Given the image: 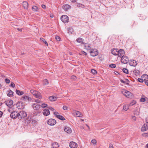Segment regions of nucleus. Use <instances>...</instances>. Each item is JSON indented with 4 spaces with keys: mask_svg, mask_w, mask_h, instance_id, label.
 I'll list each match as a JSON object with an SVG mask.
<instances>
[{
    "mask_svg": "<svg viewBox=\"0 0 148 148\" xmlns=\"http://www.w3.org/2000/svg\"><path fill=\"white\" fill-rule=\"evenodd\" d=\"M91 73L94 74L97 73L96 71L94 69H91Z\"/></svg>",
    "mask_w": 148,
    "mask_h": 148,
    "instance_id": "obj_41",
    "label": "nucleus"
},
{
    "mask_svg": "<svg viewBox=\"0 0 148 148\" xmlns=\"http://www.w3.org/2000/svg\"><path fill=\"white\" fill-rule=\"evenodd\" d=\"M91 142V143H93L94 145H95L97 143V141L96 140L94 139L92 140Z\"/></svg>",
    "mask_w": 148,
    "mask_h": 148,
    "instance_id": "obj_40",
    "label": "nucleus"
},
{
    "mask_svg": "<svg viewBox=\"0 0 148 148\" xmlns=\"http://www.w3.org/2000/svg\"><path fill=\"white\" fill-rule=\"evenodd\" d=\"M37 91L35 90H30V92H31V93H32L34 95H35L36 92H37Z\"/></svg>",
    "mask_w": 148,
    "mask_h": 148,
    "instance_id": "obj_36",
    "label": "nucleus"
},
{
    "mask_svg": "<svg viewBox=\"0 0 148 148\" xmlns=\"http://www.w3.org/2000/svg\"><path fill=\"white\" fill-rule=\"evenodd\" d=\"M91 56L95 57L97 56L98 54V51L95 49H92L90 51Z\"/></svg>",
    "mask_w": 148,
    "mask_h": 148,
    "instance_id": "obj_5",
    "label": "nucleus"
},
{
    "mask_svg": "<svg viewBox=\"0 0 148 148\" xmlns=\"http://www.w3.org/2000/svg\"><path fill=\"white\" fill-rule=\"evenodd\" d=\"M47 105L46 103H42L41 104V106L42 108H45L47 107Z\"/></svg>",
    "mask_w": 148,
    "mask_h": 148,
    "instance_id": "obj_44",
    "label": "nucleus"
},
{
    "mask_svg": "<svg viewBox=\"0 0 148 148\" xmlns=\"http://www.w3.org/2000/svg\"><path fill=\"white\" fill-rule=\"evenodd\" d=\"M77 7H78L79 8H84L85 6L83 5L82 4H81L80 3H77Z\"/></svg>",
    "mask_w": 148,
    "mask_h": 148,
    "instance_id": "obj_34",
    "label": "nucleus"
},
{
    "mask_svg": "<svg viewBox=\"0 0 148 148\" xmlns=\"http://www.w3.org/2000/svg\"><path fill=\"white\" fill-rule=\"evenodd\" d=\"M71 1L72 3H75L76 2L77 0H70Z\"/></svg>",
    "mask_w": 148,
    "mask_h": 148,
    "instance_id": "obj_61",
    "label": "nucleus"
},
{
    "mask_svg": "<svg viewBox=\"0 0 148 148\" xmlns=\"http://www.w3.org/2000/svg\"><path fill=\"white\" fill-rule=\"evenodd\" d=\"M42 113L44 116H47L50 114V111L48 109H45L43 110Z\"/></svg>",
    "mask_w": 148,
    "mask_h": 148,
    "instance_id": "obj_13",
    "label": "nucleus"
},
{
    "mask_svg": "<svg viewBox=\"0 0 148 148\" xmlns=\"http://www.w3.org/2000/svg\"><path fill=\"white\" fill-rule=\"evenodd\" d=\"M32 9H38V8L37 6H34L32 7Z\"/></svg>",
    "mask_w": 148,
    "mask_h": 148,
    "instance_id": "obj_53",
    "label": "nucleus"
},
{
    "mask_svg": "<svg viewBox=\"0 0 148 148\" xmlns=\"http://www.w3.org/2000/svg\"><path fill=\"white\" fill-rule=\"evenodd\" d=\"M63 8L64 9H69L71 8V7L69 5L66 4L63 6Z\"/></svg>",
    "mask_w": 148,
    "mask_h": 148,
    "instance_id": "obj_29",
    "label": "nucleus"
},
{
    "mask_svg": "<svg viewBox=\"0 0 148 148\" xmlns=\"http://www.w3.org/2000/svg\"><path fill=\"white\" fill-rule=\"evenodd\" d=\"M16 106L18 109H23L24 108L23 103L22 102H18L16 104Z\"/></svg>",
    "mask_w": 148,
    "mask_h": 148,
    "instance_id": "obj_7",
    "label": "nucleus"
},
{
    "mask_svg": "<svg viewBox=\"0 0 148 148\" xmlns=\"http://www.w3.org/2000/svg\"><path fill=\"white\" fill-rule=\"evenodd\" d=\"M121 61L122 63L124 64H126L129 61L128 58L126 56H124L121 58Z\"/></svg>",
    "mask_w": 148,
    "mask_h": 148,
    "instance_id": "obj_8",
    "label": "nucleus"
},
{
    "mask_svg": "<svg viewBox=\"0 0 148 148\" xmlns=\"http://www.w3.org/2000/svg\"><path fill=\"white\" fill-rule=\"evenodd\" d=\"M49 109L51 111H54V109L52 107L49 108Z\"/></svg>",
    "mask_w": 148,
    "mask_h": 148,
    "instance_id": "obj_56",
    "label": "nucleus"
},
{
    "mask_svg": "<svg viewBox=\"0 0 148 148\" xmlns=\"http://www.w3.org/2000/svg\"><path fill=\"white\" fill-rule=\"evenodd\" d=\"M83 39L81 38H77L76 40L77 41L81 44H84V42L83 41Z\"/></svg>",
    "mask_w": 148,
    "mask_h": 148,
    "instance_id": "obj_26",
    "label": "nucleus"
},
{
    "mask_svg": "<svg viewBox=\"0 0 148 148\" xmlns=\"http://www.w3.org/2000/svg\"><path fill=\"white\" fill-rule=\"evenodd\" d=\"M68 108V107L66 106H63V109L64 110H66Z\"/></svg>",
    "mask_w": 148,
    "mask_h": 148,
    "instance_id": "obj_51",
    "label": "nucleus"
},
{
    "mask_svg": "<svg viewBox=\"0 0 148 148\" xmlns=\"http://www.w3.org/2000/svg\"><path fill=\"white\" fill-rule=\"evenodd\" d=\"M84 47L85 48L88 50H91V47L90 44L86 43L84 45Z\"/></svg>",
    "mask_w": 148,
    "mask_h": 148,
    "instance_id": "obj_18",
    "label": "nucleus"
},
{
    "mask_svg": "<svg viewBox=\"0 0 148 148\" xmlns=\"http://www.w3.org/2000/svg\"><path fill=\"white\" fill-rule=\"evenodd\" d=\"M56 120L53 119H50L48 120L47 121V124L50 126H53L54 125L56 124Z\"/></svg>",
    "mask_w": 148,
    "mask_h": 148,
    "instance_id": "obj_4",
    "label": "nucleus"
},
{
    "mask_svg": "<svg viewBox=\"0 0 148 148\" xmlns=\"http://www.w3.org/2000/svg\"><path fill=\"white\" fill-rule=\"evenodd\" d=\"M122 71L124 73H125L126 74H128V70L127 69L125 68H123L122 69Z\"/></svg>",
    "mask_w": 148,
    "mask_h": 148,
    "instance_id": "obj_35",
    "label": "nucleus"
},
{
    "mask_svg": "<svg viewBox=\"0 0 148 148\" xmlns=\"http://www.w3.org/2000/svg\"><path fill=\"white\" fill-rule=\"evenodd\" d=\"M16 92L19 95H21L24 94V92L22 91L17 89L16 90Z\"/></svg>",
    "mask_w": 148,
    "mask_h": 148,
    "instance_id": "obj_24",
    "label": "nucleus"
},
{
    "mask_svg": "<svg viewBox=\"0 0 148 148\" xmlns=\"http://www.w3.org/2000/svg\"><path fill=\"white\" fill-rule=\"evenodd\" d=\"M133 72L135 73L136 75H138L140 73V71H139L136 69L133 71Z\"/></svg>",
    "mask_w": 148,
    "mask_h": 148,
    "instance_id": "obj_32",
    "label": "nucleus"
},
{
    "mask_svg": "<svg viewBox=\"0 0 148 148\" xmlns=\"http://www.w3.org/2000/svg\"><path fill=\"white\" fill-rule=\"evenodd\" d=\"M64 131L68 133H70L71 132V129L67 127H65L64 128Z\"/></svg>",
    "mask_w": 148,
    "mask_h": 148,
    "instance_id": "obj_21",
    "label": "nucleus"
},
{
    "mask_svg": "<svg viewBox=\"0 0 148 148\" xmlns=\"http://www.w3.org/2000/svg\"><path fill=\"white\" fill-rule=\"evenodd\" d=\"M142 78L143 79L144 81L145 82L148 81V75L147 74L143 75L142 76Z\"/></svg>",
    "mask_w": 148,
    "mask_h": 148,
    "instance_id": "obj_19",
    "label": "nucleus"
},
{
    "mask_svg": "<svg viewBox=\"0 0 148 148\" xmlns=\"http://www.w3.org/2000/svg\"><path fill=\"white\" fill-rule=\"evenodd\" d=\"M146 122L147 123H148V118H147L146 119Z\"/></svg>",
    "mask_w": 148,
    "mask_h": 148,
    "instance_id": "obj_63",
    "label": "nucleus"
},
{
    "mask_svg": "<svg viewBox=\"0 0 148 148\" xmlns=\"http://www.w3.org/2000/svg\"><path fill=\"white\" fill-rule=\"evenodd\" d=\"M109 66L111 68H114L116 67V65L115 64H112L110 65Z\"/></svg>",
    "mask_w": 148,
    "mask_h": 148,
    "instance_id": "obj_39",
    "label": "nucleus"
},
{
    "mask_svg": "<svg viewBox=\"0 0 148 148\" xmlns=\"http://www.w3.org/2000/svg\"><path fill=\"white\" fill-rule=\"evenodd\" d=\"M56 39L57 41H60V38L59 36H57L56 37Z\"/></svg>",
    "mask_w": 148,
    "mask_h": 148,
    "instance_id": "obj_48",
    "label": "nucleus"
},
{
    "mask_svg": "<svg viewBox=\"0 0 148 148\" xmlns=\"http://www.w3.org/2000/svg\"><path fill=\"white\" fill-rule=\"evenodd\" d=\"M137 64V62L134 60H131L129 62V65L131 66H135Z\"/></svg>",
    "mask_w": 148,
    "mask_h": 148,
    "instance_id": "obj_15",
    "label": "nucleus"
},
{
    "mask_svg": "<svg viewBox=\"0 0 148 148\" xmlns=\"http://www.w3.org/2000/svg\"><path fill=\"white\" fill-rule=\"evenodd\" d=\"M75 113L76 116L77 117H81L82 116L81 113L79 111H75Z\"/></svg>",
    "mask_w": 148,
    "mask_h": 148,
    "instance_id": "obj_27",
    "label": "nucleus"
},
{
    "mask_svg": "<svg viewBox=\"0 0 148 148\" xmlns=\"http://www.w3.org/2000/svg\"><path fill=\"white\" fill-rule=\"evenodd\" d=\"M59 145L57 143L55 142L52 144L51 148H59Z\"/></svg>",
    "mask_w": 148,
    "mask_h": 148,
    "instance_id": "obj_22",
    "label": "nucleus"
},
{
    "mask_svg": "<svg viewBox=\"0 0 148 148\" xmlns=\"http://www.w3.org/2000/svg\"><path fill=\"white\" fill-rule=\"evenodd\" d=\"M10 86H11L13 88H14L15 86V84H14V83L13 82H11V83L10 85Z\"/></svg>",
    "mask_w": 148,
    "mask_h": 148,
    "instance_id": "obj_45",
    "label": "nucleus"
},
{
    "mask_svg": "<svg viewBox=\"0 0 148 148\" xmlns=\"http://www.w3.org/2000/svg\"><path fill=\"white\" fill-rule=\"evenodd\" d=\"M59 119L64 121L65 120V118L62 116L59 115L57 117Z\"/></svg>",
    "mask_w": 148,
    "mask_h": 148,
    "instance_id": "obj_31",
    "label": "nucleus"
},
{
    "mask_svg": "<svg viewBox=\"0 0 148 148\" xmlns=\"http://www.w3.org/2000/svg\"><path fill=\"white\" fill-rule=\"evenodd\" d=\"M17 29L19 31H20V32H21L22 31V29L21 28V29H20V28H17Z\"/></svg>",
    "mask_w": 148,
    "mask_h": 148,
    "instance_id": "obj_55",
    "label": "nucleus"
},
{
    "mask_svg": "<svg viewBox=\"0 0 148 148\" xmlns=\"http://www.w3.org/2000/svg\"><path fill=\"white\" fill-rule=\"evenodd\" d=\"M143 135L146 137L147 136H148V133H144V134H143Z\"/></svg>",
    "mask_w": 148,
    "mask_h": 148,
    "instance_id": "obj_58",
    "label": "nucleus"
},
{
    "mask_svg": "<svg viewBox=\"0 0 148 148\" xmlns=\"http://www.w3.org/2000/svg\"><path fill=\"white\" fill-rule=\"evenodd\" d=\"M36 102L37 103H39L40 101L39 100H37L36 101Z\"/></svg>",
    "mask_w": 148,
    "mask_h": 148,
    "instance_id": "obj_64",
    "label": "nucleus"
},
{
    "mask_svg": "<svg viewBox=\"0 0 148 148\" xmlns=\"http://www.w3.org/2000/svg\"><path fill=\"white\" fill-rule=\"evenodd\" d=\"M122 93L124 95L128 98H130L132 97V93L128 91L125 90L122 92Z\"/></svg>",
    "mask_w": 148,
    "mask_h": 148,
    "instance_id": "obj_3",
    "label": "nucleus"
},
{
    "mask_svg": "<svg viewBox=\"0 0 148 148\" xmlns=\"http://www.w3.org/2000/svg\"><path fill=\"white\" fill-rule=\"evenodd\" d=\"M148 129V124H144L142 126L141 130L142 131L144 132L146 131Z\"/></svg>",
    "mask_w": 148,
    "mask_h": 148,
    "instance_id": "obj_14",
    "label": "nucleus"
},
{
    "mask_svg": "<svg viewBox=\"0 0 148 148\" xmlns=\"http://www.w3.org/2000/svg\"><path fill=\"white\" fill-rule=\"evenodd\" d=\"M120 81L122 83H124V84H127V85H128L129 84V83H126L125 81H123L122 79H121L120 80Z\"/></svg>",
    "mask_w": 148,
    "mask_h": 148,
    "instance_id": "obj_50",
    "label": "nucleus"
},
{
    "mask_svg": "<svg viewBox=\"0 0 148 148\" xmlns=\"http://www.w3.org/2000/svg\"><path fill=\"white\" fill-rule=\"evenodd\" d=\"M118 51V49H113L111 50V53L114 55L116 56L117 55V53Z\"/></svg>",
    "mask_w": 148,
    "mask_h": 148,
    "instance_id": "obj_17",
    "label": "nucleus"
},
{
    "mask_svg": "<svg viewBox=\"0 0 148 148\" xmlns=\"http://www.w3.org/2000/svg\"><path fill=\"white\" fill-rule=\"evenodd\" d=\"M41 7L43 9H45L46 8V6L44 5H42Z\"/></svg>",
    "mask_w": 148,
    "mask_h": 148,
    "instance_id": "obj_59",
    "label": "nucleus"
},
{
    "mask_svg": "<svg viewBox=\"0 0 148 148\" xmlns=\"http://www.w3.org/2000/svg\"><path fill=\"white\" fill-rule=\"evenodd\" d=\"M13 101L10 99L7 100H6L4 103L8 107L11 108L14 105H13Z\"/></svg>",
    "mask_w": 148,
    "mask_h": 148,
    "instance_id": "obj_2",
    "label": "nucleus"
},
{
    "mask_svg": "<svg viewBox=\"0 0 148 148\" xmlns=\"http://www.w3.org/2000/svg\"><path fill=\"white\" fill-rule=\"evenodd\" d=\"M5 81L7 83L9 84L10 82V79H8L6 78L5 79Z\"/></svg>",
    "mask_w": 148,
    "mask_h": 148,
    "instance_id": "obj_49",
    "label": "nucleus"
},
{
    "mask_svg": "<svg viewBox=\"0 0 148 148\" xmlns=\"http://www.w3.org/2000/svg\"><path fill=\"white\" fill-rule=\"evenodd\" d=\"M8 93L7 94V95L9 97H12L13 96L14 92L11 90H9L8 91Z\"/></svg>",
    "mask_w": 148,
    "mask_h": 148,
    "instance_id": "obj_23",
    "label": "nucleus"
},
{
    "mask_svg": "<svg viewBox=\"0 0 148 148\" xmlns=\"http://www.w3.org/2000/svg\"><path fill=\"white\" fill-rule=\"evenodd\" d=\"M109 148H114L112 144H109Z\"/></svg>",
    "mask_w": 148,
    "mask_h": 148,
    "instance_id": "obj_52",
    "label": "nucleus"
},
{
    "mask_svg": "<svg viewBox=\"0 0 148 148\" xmlns=\"http://www.w3.org/2000/svg\"><path fill=\"white\" fill-rule=\"evenodd\" d=\"M140 101L141 102H144L145 101V99L144 98L142 97L140 99Z\"/></svg>",
    "mask_w": 148,
    "mask_h": 148,
    "instance_id": "obj_42",
    "label": "nucleus"
},
{
    "mask_svg": "<svg viewBox=\"0 0 148 148\" xmlns=\"http://www.w3.org/2000/svg\"><path fill=\"white\" fill-rule=\"evenodd\" d=\"M136 103V101L135 100H133L130 104V106H132L135 104Z\"/></svg>",
    "mask_w": 148,
    "mask_h": 148,
    "instance_id": "obj_38",
    "label": "nucleus"
},
{
    "mask_svg": "<svg viewBox=\"0 0 148 148\" xmlns=\"http://www.w3.org/2000/svg\"><path fill=\"white\" fill-rule=\"evenodd\" d=\"M49 99L51 101H55L56 99V97L54 96H51L49 97Z\"/></svg>",
    "mask_w": 148,
    "mask_h": 148,
    "instance_id": "obj_25",
    "label": "nucleus"
},
{
    "mask_svg": "<svg viewBox=\"0 0 148 148\" xmlns=\"http://www.w3.org/2000/svg\"><path fill=\"white\" fill-rule=\"evenodd\" d=\"M82 53L83 54H84V55L86 56L87 54V53L83 51L82 52Z\"/></svg>",
    "mask_w": 148,
    "mask_h": 148,
    "instance_id": "obj_57",
    "label": "nucleus"
},
{
    "mask_svg": "<svg viewBox=\"0 0 148 148\" xmlns=\"http://www.w3.org/2000/svg\"><path fill=\"white\" fill-rule=\"evenodd\" d=\"M21 99L23 100H27L28 101H31L32 99L31 97H29L28 96H23L21 98Z\"/></svg>",
    "mask_w": 148,
    "mask_h": 148,
    "instance_id": "obj_12",
    "label": "nucleus"
},
{
    "mask_svg": "<svg viewBox=\"0 0 148 148\" xmlns=\"http://www.w3.org/2000/svg\"><path fill=\"white\" fill-rule=\"evenodd\" d=\"M138 81L142 83L143 82L144 80L143 79L138 78Z\"/></svg>",
    "mask_w": 148,
    "mask_h": 148,
    "instance_id": "obj_47",
    "label": "nucleus"
},
{
    "mask_svg": "<svg viewBox=\"0 0 148 148\" xmlns=\"http://www.w3.org/2000/svg\"><path fill=\"white\" fill-rule=\"evenodd\" d=\"M132 118L133 119L134 121H136V117L135 116H133L132 117Z\"/></svg>",
    "mask_w": 148,
    "mask_h": 148,
    "instance_id": "obj_54",
    "label": "nucleus"
},
{
    "mask_svg": "<svg viewBox=\"0 0 148 148\" xmlns=\"http://www.w3.org/2000/svg\"><path fill=\"white\" fill-rule=\"evenodd\" d=\"M18 113V118L20 120L22 119L23 118H25L27 116L26 113L23 111H21Z\"/></svg>",
    "mask_w": 148,
    "mask_h": 148,
    "instance_id": "obj_1",
    "label": "nucleus"
},
{
    "mask_svg": "<svg viewBox=\"0 0 148 148\" xmlns=\"http://www.w3.org/2000/svg\"><path fill=\"white\" fill-rule=\"evenodd\" d=\"M53 114L57 117L59 115V113L57 112H53Z\"/></svg>",
    "mask_w": 148,
    "mask_h": 148,
    "instance_id": "obj_43",
    "label": "nucleus"
},
{
    "mask_svg": "<svg viewBox=\"0 0 148 148\" xmlns=\"http://www.w3.org/2000/svg\"><path fill=\"white\" fill-rule=\"evenodd\" d=\"M10 116L11 118L13 119L18 118V112H17L14 111L10 114Z\"/></svg>",
    "mask_w": 148,
    "mask_h": 148,
    "instance_id": "obj_10",
    "label": "nucleus"
},
{
    "mask_svg": "<svg viewBox=\"0 0 148 148\" xmlns=\"http://www.w3.org/2000/svg\"><path fill=\"white\" fill-rule=\"evenodd\" d=\"M50 17L51 18H53V15L52 14H50Z\"/></svg>",
    "mask_w": 148,
    "mask_h": 148,
    "instance_id": "obj_62",
    "label": "nucleus"
},
{
    "mask_svg": "<svg viewBox=\"0 0 148 148\" xmlns=\"http://www.w3.org/2000/svg\"><path fill=\"white\" fill-rule=\"evenodd\" d=\"M40 40L41 41L43 42L47 45V46H48V45L47 42L44 38H40Z\"/></svg>",
    "mask_w": 148,
    "mask_h": 148,
    "instance_id": "obj_30",
    "label": "nucleus"
},
{
    "mask_svg": "<svg viewBox=\"0 0 148 148\" xmlns=\"http://www.w3.org/2000/svg\"><path fill=\"white\" fill-rule=\"evenodd\" d=\"M129 108V107L128 106L126 105H124L123 107V110L125 111H127Z\"/></svg>",
    "mask_w": 148,
    "mask_h": 148,
    "instance_id": "obj_37",
    "label": "nucleus"
},
{
    "mask_svg": "<svg viewBox=\"0 0 148 148\" xmlns=\"http://www.w3.org/2000/svg\"><path fill=\"white\" fill-rule=\"evenodd\" d=\"M3 114V113L2 112L0 111V117L2 116Z\"/></svg>",
    "mask_w": 148,
    "mask_h": 148,
    "instance_id": "obj_60",
    "label": "nucleus"
},
{
    "mask_svg": "<svg viewBox=\"0 0 148 148\" xmlns=\"http://www.w3.org/2000/svg\"><path fill=\"white\" fill-rule=\"evenodd\" d=\"M34 95L37 98H39V99H40L41 98L40 93L38 91H37V92H36V94Z\"/></svg>",
    "mask_w": 148,
    "mask_h": 148,
    "instance_id": "obj_28",
    "label": "nucleus"
},
{
    "mask_svg": "<svg viewBox=\"0 0 148 148\" xmlns=\"http://www.w3.org/2000/svg\"><path fill=\"white\" fill-rule=\"evenodd\" d=\"M49 84V82L48 80L47 79H45L43 80V84L44 85H47Z\"/></svg>",
    "mask_w": 148,
    "mask_h": 148,
    "instance_id": "obj_33",
    "label": "nucleus"
},
{
    "mask_svg": "<svg viewBox=\"0 0 148 148\" xmlns=\"http://www.w3.org/2000/svg\"><path fill=\"white\" fill-rule=\"evenodd\" d=\"M69 146L71 148H76L77 146V145L75 142L72 141L70 142Z\"/></svg>",
    "mask_w": 148,
    "mask_h": 148,
    "instance_id": "obj_11",
    "label": "nucleus"
},
{
    "mask_svg": "<svg viewBox=\"0 0 148 148\" xmlns=\"http://www.w3.org/2000/svg\"><path fill=\"white\" fill-rule=\"evenodd\" d=\"M60 18L62 21L64 23L68 22L69 20L68 17L66 15H62L61 16Z\"/></svg>",
    "mask_w": 148,
    "mask_h": 148,
    "instance_id": "obj_6",
    "label": "nucleus"
},
{
    "mask_svg": "<svg viewBox=\"0 0 148 148\" xmlns=\"http://www.w3.org/2000/svg\"><path fill=\"white\" fill-rule=\"evenodd\" d=\"M125 53V51L124 50L122 49H120L119 50H118L117 54L119 57L122 58L124 56Z\"/></svg>",
    "mask_w": 148,
    "mask_h": 148,
    "instance_id": "obj_9",
    "label": "nucleus"
},
{
    "mask_svg": "<svg viewBox=\"0 0 148 148\" xmlns=\"http://www.w3.org/2000/svg\"><path fill=\"white\" fill-rule=\"evenodd\" d=\"M73 32V29L72 28H69V29H68V33H72V32Z\"/></svg>",
    "mask_w": 148,
    "mask_h": 148,
    "instance_id": "obj_46",
    "label": "nucleus"
},
{
    "mask_svg": "<svg viewBox=\"0 0 148 148\" xmlns=\"http://www.w3.org/2000/svg\"><path fill=\"white\" fill-rule=\"evenodd\" d=\"M40 105L38 103H34L33 105V108L35 110H38L40 108Z\"/></svg>",
    "mask_w": 148,
    "mask_h": 148,
    "instance_id": "obj_16",
    "label": "nucleus"
},
{
    "mask_svg": "<svg viewBox=\"0 0 148 148\" xmlns=\"http://www.w3.org/2000/svg\"><path fill=\"white\" fill-rule=\"evenodd\" d=\"M23 5L25 9H27L28 7V4L27 2L24 1L23 2Z\"/></svg>",
    "mask_w": 148,
    "mask_h": 148,
    "instance_id": "obj_20",
    "label": "nucleus"
}]
</instances>
